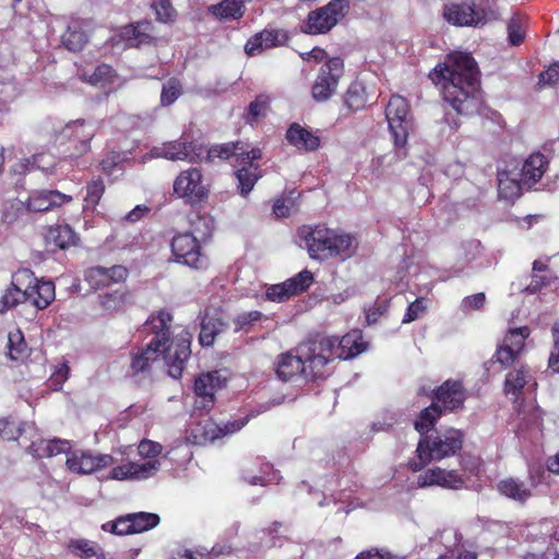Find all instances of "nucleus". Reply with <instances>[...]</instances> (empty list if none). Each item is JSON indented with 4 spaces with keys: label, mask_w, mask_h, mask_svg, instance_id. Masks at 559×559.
<instances>
[{
    "label": "nucleus",
    "mask_w": 559,
    "mask_h": 559,
    "mask_svg": "<svg viewBox=\"0 0 559 559\" xmlns=\"http://www.w3.org/2000/svg\"><path fill=\"white\" fill-rule=\"evenodd\" d=\"M463 445V433L461 430L449 428L436 431L435 435L423 436L417 444V457L409 461L408 465L413 472H418L431 461H441L444 457L455 455Z\"/></svg>",
    "instance_id": "obj_4"
},
{
    "label": "nucleus",
    "mask_w": 559,
    "mask_h": 559,
    "mask_svg": "<svg viewBox=\"0 0 559 559\" xmlns=\"http://www.w3.org/2000/svg\"><path fill=\"white\" fill-rule=\"evenodd\" d=\"M86 41L85 33L76 24L69 25L68 29L62 35V44L70 51H80L85 46Z\"/></svg>",
    "instance_id": "obj_46"
},
{
    "label": "nucleus",
    "mask_w": 559,
    "mask_h": 559,
    "mask_svg": "<svg viewBox=\"0 0 559 559\" xmlns=\"http://www.w3.org/2000/svg\"><path fill=\"white\" fill-rule=\"evenodd\" d=\"M357 246V240L352 235L333 230L331 258L340 257L342 260L350 258Z\"/></svg>",
    "instance_id": "obj_38"
},
{
    "label": "nucleus",
    "mask_w": 559,
    "mask_h": 559,
    "mask_svg": "<svg viewBox=\"0 0 559 559\" xmlns=\"http://www.w3.org/2000/svg\"><path fill=\"white\" fill-rule=\"evenodd\" d=\"M213 222L207 216L195 215L191 219V231L178 234L173 238L171 252L176 262L195 270H204L209 265L207 257L202 252L200 239L211 237Z\"/></svg>",
    "instance_id": "obj_3"
},
{
    "label": "nucleus",
    "mask_w": 559,
    "mask_h": 559,
    "mask_svg": "<svg viewBox=\"0 0 559 559\" xmlns=\"http://www.w3.org/2000/svg\"><path fill=\"white\" fill-rule=\"evenodd\" d=\"M419 487L440 486L448 489H460L464 486L463 477L456 471L440 467L427 469L418 476Z\"/></svg>",
    "instance_id": "obj_24"
},
{
    "label": "nucleus",
    "mask_w": 559,
    "mask_h": 559,
    "mask_svg": "<svg viewBox=\"0 0 559 559\" xmlns=\"http://www.w3.org/2000/svg\"><path fill=\"white\" fill-rule=\"evenodd\" d=\"M559 83V62L551 64L546 71L539 74L538 84L542 86L545 85H556Z\"/></svg>",
    "instance_id": "obj_59"
},
{
    "label": "nucleus",
    "mask_w": 559,
    "mask_h": 559,
    "mask_svg": "<svg viewBox=\"0 0 559 559\" xmlns=\"http://www.w3.org/2000/svg\"><path fill=\"white\" fill-rule=\"evenodd\" d=\"M431 78L442 84L444 100L457 114L469 116L478 111L479 70L469 53L449 55L443 64L435 68Z\"/></svg>",
    "instance_id": "obj_1"
},
{
    "label": "nucleus",
    "mask_w": 559,
    "mask_h": 559,
    "mask_svg": "<svg viewBox=\"0 0 559 559\" xmlns=\"http://www.w3.org/2000/svg\"><path fill=\"white\" fill-rule=\"evenodd\" d=\"M163 349L147 343L131 356L130 368L134 374L148 372L152 364L162 356Z\"/></svg>",
    "instance_id": "obj_34"
},
{
    "label": "nucleus",
    "mask_w": 559,
    "mask_h": 559,
    "mask_svg": "<svg viewBox=\"0 0 559 559\" xmlns=\"http://www.w3.org/2000/svg\"><path fill=\"white\" fill-rule=\"evenodd\" d=\"M123 36L129 40L131 46L139 47L150 44L154 39L153 25L147 21L129 25L124 28Z\"/></svg>",
    "instance_id": "obj_37"
},
{
    "label": "nucleus",
    "mask_w": 559,
    "mask_h": 559,
    "mask_svg": "<svg viewBox=\"0 0 559 559\" xmlns=\"http://www.w3.org/2000/svg\"><path fill=\"white\" fill-rule=\"evenodd\" d=\"M344 104L352 111H357L366 106L367 97L362 83L356 81L348 86L344 95Z\"/></svg>",
    "instance_id": "obj_41"
},
{
    "label": "nucleus",
    "mask_w": 559,
    "mask_h": 559,
    "mask_svg": "<svg viewBox=\"0 0 559 559\" xmlns=\"http://www.w3.org/2000/svg\"><path fill=\"white\" fill-rule=\"evenodd\" d=\"M201 330L199 342L202 346L213 345L215 337L227 329V323L222 318V310L215 307H207L200 314Z\"/></svg>",
    "instance_id": "obj_22"
},
{
    "label": "nucleus",
    "mask_w": 559,
    "mask_h": 559,
    "mask_svg": "<svg viewBox=\"0 0 559 559\" xmlns=\"http://www.w3.org/2000/svg\"><path fill=\"white\" fill-rule=\"evenodd\" d=\"M486 301V296L484 293H478L472 296H467L462 300L461 308L464 311L469 310H478L483 308Z\"/></svg>",
    "instance_id": "obj_64"
},
{
    "label": "nucleus",
    "mask_w": 559,
    "mask_h": 559,
    "mask_svg": "<svg viewBox=\"0 0 559 559\" xmlns=\"http://www.w3.org/2000/svg\"><path fill=\"white\" fill-rule=\"evenodd\" d=\"M433 402L444 411L453 412L462 408L467 397L461 381L447 380L437 390H433Z\"/></svg>",
    "instance_id": "obj_21"
},
{
    "label": "nucleus",
    "mask_w": 559,
    "mask_h": 559,
    "mask_svg": "<svg viewBox=\"0 0 559 559\" xmlns=\"http://www.w3.org/2000/svg\"><path fill=\"white\" fill-rule=\"evenodd\" d=\"M385 117L395 146H404L413 127L407 100L400 95H393L386 105Z\"/></svg>",
    "instance_id": "obj_9"
},
{
    "label": "nucleus",
    "mask_w": 559,
    "mask_h": 559,
    "mask_svg": "<svg viewBox=\"0 0 559 559\" xmlns=\"http://www.w3.org/2000/svg\"><path fill=\"white\" fill-rule=\"evenodd\" d=\"M235 175L238 180V190L241 197L246 198L252 191L257 181L262 177V169L259 165H246L235 160Z\"/></svg>",
    "instance_id": "obj_32"
},
{
    "label": "nucleus",
    "mask_w": 559,
    "mask_h": 559,
    "mask_svg": "<svg viewBox=\"0 0 559 559\" xmlns=\"http://www.w3.org/2000/svg\"><path fill=\"white\" fill-rule=\"evenodd\" d=\"M171 320V314L165 310L158 311L146 320L144 331L153 334L148 344L165 349V345L169 342V324Z\"/></svg>",
    "instance_id": "obj_26"
},
{
    "label": "nucleus",
    "mask_w": 559,
    "mask_h": 559,
    "mask_svg": "<svg viewBox=\"0 0 559 559\" xmlns=\"http://www.w3.org/2000/svg\"><path fill=\"white\" fill-rule=\"evenodd\" d=\"M99 123L95 120L78 119L67 123L60 130H55V142L63 144L66 140L74 143L72 156H80L91 148V141L95 136Z\"/></svg>",
    "instance_id": "obj_8"
},
{
    "label": "nucleus",
    "mask_w": 559,
    "mask_h": 559,
    "mask_svg": "<svg viewBox=\"0 0 559 559\" xmlns=\"http://www.w3.org/2000/svg\"><path fill=\"white\" fill-rule=\"evenodd\" d=\"M32 280L33 272L28 269L19 270L13 275L11 286L5 289L0 298V313H4L20 302L27 300V292H25V287L23 288V286L26 282H31Z\"/></svg>",
    "instance_id": "obj_23"
},
{
    "label": "nucleus",
    "mask_w": 559,
    "mask_h": 559,
    "mask_svg": "<svg viewBox=\"0 0 559 559\" xmlns=\"http://www.w3.org/2000/svg\"><path fill=\"white\" fill-rule=\"evenodd\" d=\"M241 142H228L219 145L212 146L207 151V159L213 160L214 158L227 159L231 156H235V160L237 159V154L241 152Z\"/></svg>",
    "instance_id": "obj_50"
},
{
    "label": "nucleus",
    "mask_w": 559,
    "mask_h": 559,
    "mask_svg": "<svg viewBox=\"0 0 559 559\" xmlns=\"http://www.w3.org/2000/svg\"><path fill=\"white\" fill-rule=\"evenodd\" d=\"M129 275L126 266L116 264L110 267L91 266L84 273V278L94 289H100L114 283L124 282Z\"/></svg>",
    "instance_id": "obj_20"
},
{
    "label": "nucleus",
    "mask_w": 559,
    "mask_h": 559,
    "mask_svg": "<svg viewBox=\"0 0 559 559\" xmlns=\"http://www.w3.org/2000/svg\"><path fill=\"white\" fill-rule=\"evenodd\" d=\"M245 11V5L237 0H223L207 7V12L219 21L240 20Z\"/></svg>",
    "instance_id": "obj_36"
},
{
    "label": "nucleus",
    "mask_w": 559,
    "mask_h": 559,
    "mask_svg": "<svg viewBox=\"0 0 559 559\" xmlns=\"http://www.w3.org/2000/svg\"><path fill=\"white\" fill-rule=\"evenodd\" d=\"M226 379L218 370L199 374L193 384L195 401L193 413L200 415L209 413L215 404V392L223 388Z\"/></svg>",
    "instance_id": "obj_11"
},
{
    "label": "nucleus",
    "mask_w": 559,
    "mask_h": 559,
    "mask_svg": "<svg viewBox=\"0 0 559 559\" xmlns=\"http://www.w3.org/2000/svg\"><path fill=\"white\" fill-rule=\"evenodd\" d=\"M70 201H72L71 195L61 193L58 190L36 191L29 195L26 203L20 200L11 201L3 212V221L11 224L24 210L29 212H47Z\"/></svg>",
    "instance_id": "obj_7"
},
{
    "label": "nucleus",
    "mask_w": 559,
    "mask_h": 559,
    "mask_svg": "<svg viewBox=\"0 0 559 559\" xmlns=\"http://www.w3.org/2000/svg\"><path fill=\"white\" fill-rule=\"evenodd\" d=\"M127 158L118 152H109L100 162V168L107 176L118 178L124 171Z\"/></svg>",
    "instance_id": "obj_45"
},
{
    "label": "nucleus",
    "mask_w": 559,
    "mask_h": 559,
    "mask_svg": "<svg viewBox=\"0 0 559 559\" xmlns=\"http://www.w3.org/2000/svg\"><path fill=\"white\" fill-rule=\"evenodd\" d=\"M288 39L285 32L280 29H263L252 36L245 45V51L249 56H255L264 49L284 45Z\"/></svg>",
    "instance_id": "obj_27"
},
{
    "label": "nucleus",
    "mask_w": 559,
    "mask_h": 559,
    "mask_svg": "<svg viewBox=\"0 0 559 559\" xmlns=\"http://www.w3.org/2000/svg\"><path fill=\"white\" fill-rule=\"evenodd\" d=\"M131 302V294L126 287L98 295L99 307L107 313L126 311Z\"/></svg>",
    "instance_id": "obj_31"
},
{
    "label": "nucleus",
    "mask_w": 559,
    "mask_h": 559,
    "mask_svg": "<svg viewBox=\"0 0 559 559\" xmlns=\"http://www.w3.org/2000/svg\"><path fill=\"white\" fill-rule=\"evenodd\" d=\"M344 62L341 58L329 59L319 71L311 94L316 102H326L335 92L343 75Z\"/></svg>",
    "instance_id": "obj_12"
},
{
    "label": "nucleus",
    "mask_w": 559,
    "mask_h": 559,
    "mask_svg": "<svg viewBox=\"0 0 559 559\" xmlns=\"http://www.w3.org/2000/svg\"><path fill=\"white\" fill-rule=\"evenodd\" d=\"M182 94V85L176 78L167 80L162 87L160 105L164 107L173 105Z\"/></svg>",
    "instance_id": "obj_48"
},
{
    "label": "nucleus",
    "mask_w": 559,
    "mask_h": 559,
    "mask_svg": "<svg viewBox=\"0 0 559 559\" xmlns=\"http://www.w3.org/2000/svg\"><path fill=\"white\" fill-rule=\"evenodd\" d=\"M68 547L72 554L82 559H104L99 547L90 540L72 539Z\"/></svg>",
    "instance_id": "obj_43"
},
{
    "label": "nucleus",
    "mask_w": 559,
    "mask_h": 559,
    "mask_svg": "<svg viewBox=\"0 0 559 559\" xmlns=\"http://www.w3.org/2000/svg\"><path fill=\"white\" fill-rule=\"evenodd\" d=\"M312 282V273L308 270H304L283 283L269 286L265 292V297L270 301L283 302L292 296L305 292Z\"/></svg>",
    "instance_id": "obj_18"
},
{
    "label": "nucleus",
    "mask_w": 559,
    "mask_h": 559,
    "mask_svg": "<svg viewBox=\"0 0 559 559\" xmlns=\"http://www.w3.org/2000/svg\"><path fill=\"white\" fill-rule=\"evenodd\" d=\"M531 380L532 376L530 374L528 370L525 369L524 367L510 371L507 374L504 382L506 394H512L516 400L521 394L522 390L526 385H530Z\"/></svg>",
    "instance_id": "obj_39"
},
{
    "label": "nucleus",
    "mask_w": 559,
    "mask_h": 559,
    "mask_svg": "<svg viewBox=\"0 0 559 559\" xmlns=\"http://www.w3.org/2000/svg\"><path fill=\"white\" fill-rule=\"evenodd\" d=\"M347 0H331L326 5L321 7L308 14L304 32L308 34H323L334 27L337 22L348 12Z\"/></svg>",
    "instance_id": "obj_10"
},
{
    "label": "nucleus",
    "mask_w": 559,
    "mask_h": 559,
    "mask_svg": "<svg viewBox=\"0 0 559 559\" xmlns=\"http://www.w3.org/2000/svg\"><path fill=\"white\" fill-rule=\"evenodd\" d=\"M105 192V183L100 177L93 178L86 185V206L95 207Z\"/></svg>",
    "instance_id": "obj_52"
},
{
    "label": "nucleus",
    "mask_w": 559,
    "mask_h": 559,
    "mask_svg": "<svg viewBox=\"0 0 559 559\" xmlns=\"http://www.w3.org/2000/svg\"><path fill=\"white\" fill-rule=\"evenodd\" d=\"M163 447L152 440H142L138 447L141 456L151 459L147 462H127L116 466L110 472V478L116 480H142L154 476L160 466L155 457L162 453Z\"/></svg>",
    "instance_id": "obj_6"
},
{
    "label": "nucleus",
    "mask_w": 559,
    "mask_h": 559,
    "mask_svg": "<svg viewBox=\"0 0 559 559\" xmlns=\"http://www.w3.org/2000/svg\"><path fill=\"white\" fill-rule=\"evenodd\" d=\"M152 8L154 9L157 20L164 23L173 21L176 14L169 0H153Z\"/></svg>",
    "instance_id": "obj_56"
},
{
    "label": "nucleus",
    "mask_w": 559,
    "mask_h": 559,
    "mask_svg": "<svg viewBox=\"0 0 559 559\" xmlns=\"http://www.w3.org/2000/svg\"><path fill=\"white\" fill-rule=\"evenodd\" d=\"M508 39L512 46H519L525 38V21L521 15H513L508 23Z\"/></svg>",
    "instance_id": "obj_51"
},
{
    "label": "nucleus",
    "mask_w": 559,
    "mask_h": 559,
    "mask_svg": "<svg viewBox=\"0 0 559 559\" xmlns=\"http://www.w3.org/2000/svg\"><path fill=\"white\" fill-rule=\"evenodd\" d=\"M247 423H248V419H247V417H245V418L228 421V423L224 424L223 426L210 424L205 427L204 435H205L206 439H209L211 441H215L216 439H218L221 437H224L227 435H233V433L239 431L242 427L246 426Z\"/></svg>",
    "instance_id": "obj_40"
},
{
    "label": "nucleus",
    "mask_w": 559,
    "mask_h": 559,
    "mask_svg": "<svg viewBox=\"0 0 559 559\" xmlns=\"http://www.w3.org/2000/svg\"><path fill=\"white\" fill-rule=\"evenodd\" d=\"M165 364L168 366V373L174 379H179L188 361L190 349V335L181 334L175 341L168 342L162 352Z\"/></svg>",
    "instance_id": "obj_17"
},
{
    "label": "nucleus",
    "mask_w": 559,
    "mask_h": 559,
    "mask_svg": "<svg viewBox=\"0 0 559 559\" xmlns=\"http://www.w3.org/2000/svg\"><path fill=\"white\" fill-rule=\"evenodd\" d=\"M25 284L27 300L37 309H46L55 300V285L51 281H39L33 275V280Z\"/></svg>",
    "instance_id": "obj_28"
},
{
    "label": "nucleus",
    "mask_w": 559,
    "mask_h": 559,
    "mask_svg": "<svg viewBox=\"0 0 559 559\" xmlns=\"http://www.w3.org/2000/svg\"><path fill=\"white\" fill-rule=\"evenodd\" d=\"M46 241L48 245H53L59 249H67L75 246L79 241V237L71 226L56 225L49 228L46 235Z\"/></svg>",
    "instance_id": "obj_35"
},
{
    "label": "nucleus",
    "mask_w": 559,
    "mask_h": 559,
    "mask_svg": "<svg viewBox=\"0 0 559 559\" xmlns=\"http://www.w3.org/2000/svg\"><path fill=\"white\" fill-rule=\"evenodd\" d=\"M195 145L192 142L177 140L164 143L162 147H155V156L170 160H192Z\"/></svg>",
    "instance_id": "obj_33"
},
{
    "label": "nucleus",
    "mask_w": 559,
    "mask_h": 559,
    "mask_svg": "<svg viewBox=\"0 0 559 559\" xmlns=\"http://www.w3.org/2000/svg\"><path fill=\"white\" fill-rule=\"evenodd\" d=\"M299 237L305 241L310 258L319 260L331 258L333 229L324 226L314 228L304 226L299 229Z\"/></svg>",
    "instance_id": "obj_14"
},
{
    "label": "nucleus",
    "mask_w": 559,
    "mask_h": 559,
    "mask_svg": "<svg viewBox=\"0 0 559 559\" xmlns=\"http://www.w3.org/2000/svg\"><path fill=\"white\" fill-rule=\"evenodd\" d=\"M8 349L9 357L14 361H22L28 355V347L25 343L24 336L20 330H15L8 335Z\"/></svg>",
    "instance_id": "obj_42"
},
{
    "label": "nucleus",
    "mask_w": 559,
    "mask_h": 559,
    "mask_svg": "<svg viewBox=\"0 0 559 559\" xmlns=\"http://www.w3.org/2000/svg\"><path fill=\"white\" fill-rule=\"evenodd\" d=\"M551 333L554 338V348L549 357V367L554 371L559 372V323L554 324Z\"/></svg>",
    "instance_id": "obj_58"
},
{
    "label": "nucleus",
    "mask_w": 559,
    "mask_h": 559,
    "mask_svg": "<svg viewBox=\"0 0 559 559\" xmlns=\"http://www.w3.org/2000/svg\"><path fill=\"white\" fill-rule=\"evenodd\" d=\"M17 86L13 81L9 80L0 83V102L5 107L17 97Z\"/></svg>",
    "instance_id": "obj_57"
},
{
    "label": "nucleus",
    "mask_w": 559,
    "mask_h": 559,
    "mask_svg": "<svg viewBox=\"0 0 559 559\" xmlns=\"http://www.w3.org/2000/svg\"><path fill=\"white\" fill-rule=\"evenodd\" d=\"M44 445L46 447V452L43 454H46V456L50 457L60 453H67L69 452V442L66 440L60 439H53V440H46L44 442Z\"/></svg>",
    "instance_id": "obj_60"
},
{
    "label": "nucleus",
    "mask_w": 559,
    "mask_h": 559,
    "mask_svg": "<svg viewBox=\"0 0 559 559\" xmlns=\"http://www.w3.org/2000/svg\"><path fill=\"white\" fill-rule=\"evenodd\" d=\"M270 107V100L267 96L259 95L248 106L247 120L252 123L258 121L260 118L265 117Z\"/></svg>",
    "instance_id": "obj_54"
},
{
    "label": "nucleus",
    "mask_w": 559,
    "mask_h": 559,
    "mask_svg": "<svg viewBox=\"0 0 559 559\" xmlns=\"http://www.w3.org/2000/svg\"><path fill=\"white\" fill-rule=\"evenodd\" d=\"M262 317H263V314L258 310L239 313L234 319L235 331L236 332H239V331L249 332L251 325L253 323L260 321L262 319Z\"/></svg>",
    "instance_id": "obj_55"
},
{
    "label": "nucleus",
    "mask_w": 559,
    "mask_h": 559,
    "mask_svg": "<svg viewBox=\"0 0 559 559\" xmlns=\"http://www.w3.org/2000/svg\"><path fill=\"white\" fill-rule=\"evenodd\" d=\"M43 157V154H34L29 158H23L17 160L11 168L12 173L19 176H24L33 169L47 170L48 166L41 165L39 163V159H41Z\"/></svg>",
    "instance_id": "obj_53"
},
{
    "label": "nucleus",
    "mask_w": 559,
    "mask_h": 559,
    "mask_svg": "<svg viewBox=\"0 0 559 559\" xmlns=\"http://www.w3.org/2000/svg\"><path fill=\"white\" fill-rule=\"evenodd\" d=\"M286 140L290 145L305 152L317 151L321 145L319 135L296 122L289 126Z\"/></svg>",
    "instance_id": "obj_30"
},
{
    "label": "nucleus",
    "mask_w": 559,
    "mask_h": 559,
    "mask_svg": "<svg viewBox=\"0 0 559 559\" xmlns=\"http://www.w3.org/2000/svg\"><path fill=\"white\" fill-rule=\"evenodd\" d=\"M0 436L5 440H16L21 436L20 427L8 419L0 420Z\"/></svg>",
    "instance_id": "obj_61"
},
{
    "label": "nucleus",
    "mask_w": 559,
    "mask_h": 559,
    "mask_svg": "<svg viewBox=\"0 0 559 559\" xmlns=\"http://www.w3.org/2000/svg\"><path fill=\"white\" fill-rule=\"evenodd\" d=\"M356 559H406V557L372 548L366 551H361L357 555Z\"/></svg>",
    "instance_id": "obj_62"
},
{
    "label": "nucleus",
    "mask_w": 559,
    "mask_h": 559,
    "mask_svg": "<svg viewBox=\"0 0 559 559\" xmlns=\"http://www.w3.org/2000/svg\"><path fill=\"white\" fill-rule=\"evenodd\" d=\"M112 464L114 457L110 454H102L83 449L67 452V468L74 474L87 475L96 473Z\"/></svg>",
    "instance_id": "obj_13"
},
{
    "label": "nucleus",
    "mask_w": 559,
    "mask_h": 559,
    "mask_svg": "<svg viewBox=\"0 0 559 559\" xmlns=\"http://www.w3.org/2000/svg\"><path fill=\"white\" fill-rule=\"evenodd\" d=\"M442 409L437 403H432L430 406L426 407L420 412L417 420L414 426L415 429L423 436L433 427L437 419L441 416Z\"/></svg>",
    "instance_id": "obj_44"
},
{
    "label": "nucleus",
    "mask_w": 559,
    "mask_h": 559,
    "mask_svg": "<svg viewBox=\"0 0 559 559\" xmlns=\"http://www.w3.org/2000/svg\"><path fill=\"white\" fill-rule=\"evenodd\" d=\"M84 80L90 82L93 85H105L107 83H112L116 76L115 70L105 63L98 64L92 74L87 76V73L83 74Z\"/></svg>",
    "instance_id": "obj_49"
},
{
    "label": "nucleus",
    "mask_w": 559,
    "mask_h": 559,
    "mask_svg": "<svg viewBox=\"0 0 559 559\" xmlns=\"http://www.w3.org/2000/svg\"><path fill=\"white\" fill-rule=\"evenodd\" d=\"M527 476V481L513 476L502 478L496 485L497 491L502 497L524 506L535 496L538 487L550 486L549 475L540 464L530 465Z\"/></svg>",
    "instance_id": "obj_5"
},
{
    "label": "nucleus",
    "mask_w": 559,
    "mask_h": 559,
    "mask_svg": "<svg viewBox=\"0 0 559 559\" xmlns=\"http://www.w3.org/2000/svg\"><path fill=\"white\" fill-rule=\"evenodd\" d=\"M111 533H114L116 535L134 534L132 522H131V519L129 518V514L117 519L111 524Z\"/></svg>",
    "instance_id": "obj_63"
},
{
    "label": "nucleus",
    "mask_w": 559,
    "mask_h": 559,
    "mask_svg": "<svg viewBox=\"0 0 559 559\" xmlns=\"http://www.w3.org/2000/svg\"><path fill=\"white\" fill-rule=\"evenodd\" d=\"M174 191L180 198L202 201L207 198L209 190L202 182V174L198 168L181 171L174 182Z\"/></svg>",
    "instance_id": "obj_19"
},
{
    "label": "nucleus",
    "mask_w": 559,
    "mask_h": 559,
    "mask_svg": "<svg viewBox=\"0 0 559 559\" xmlns=\"http://www.w3.org/2000/svg\"><path fill=\"white\" fill-rule=\"evenodd\" d=\"M360 335L358 332L354 331L344 335L342 338L337 336H318L314 338L316 343H324L326 340L329 342V352L330 354L326 358V365L335 358L340 359H348L353 358L365 350L364 343L359 342Z\"/></svg>",
    "instance_id": "obj_16"
},
{
    "label": "nucleus",
    "mask_w": 559,
    "mask_h": 559,
    "mask_svg": "<svg viewBox=\"0 0 559 559\" xmlns=\"http://www.w3.org/2000/svg\"><path fill=\"white\" fill-rule=\"evenodd\" d=\"M129 518L131 519L134 534L148 531L159 523V516L150 512L130 513Z\"/></svg>",
    "instance_id": "obj_47"
},
{
    "label": "nucleus",
    "mask_w": 559,
    "mask_h": 559,
    "mask_svg": "<svg viewBox=\"0 0 559 559\" xmlns=\"http://www.w3.org/2000/svg\"><path fill=\"white\" fill-rule=\"evenodd\" d=\"M329 342L316 343L314 338L301 344L298 347V354H282L277 358L276 374L283 381H288L297 374H302L305 379L323 378L328 374L326 357L329 352Z\"/></svg>",
    "instance_id": "obj_2"
},
{
    "label": "nucleus",
    "mask_w": 559,
    "mask_h": 559,
    "mask_svg": "<svg viewBox=\"0 0 559 559\" xmlns=\"http://www.w3.org/2000/svg\"><path fill=\"white\" fill-rule=\"evenodd\" d=\"M443 16L449 23L457 26L477 25L485 21L483 10H477L474 5L466 3L445 5Z\"/></svg>",
    "instance_id": "obj_25"
},
{
    "label": "nucleus",
    "mask_w": 559,
    "mask_h": 559,
    "mask_svg": "<svg viewBox=\"0 0 559 559\" xmlns=\"http://www.w3.org/2000/svg\"><path fill=\"white\" fill-rule=\"evenodd\" d=\"M548 167L547 158L540 154H532L523 164L521 178L515 186L516 190L532 188L543 177Z\"/></svg>",
    "instance_id": "obj_29"
},
{
    "label": "nucleus",
    "mask_w": 559,
    "mask_h": 559,
    "mask_svg": "<svg viewBox=\"0 0 559 559\" xmlns=\"http://www.w3.org/2000/svg\"><path fill=\"white\" fill-rule=\"evenodd\" d=\"M530 334L531 330L528 326L510 328L496 350L495 357L497 361L504 367L516 361Z\"/></svg>",
    "instance_id": "obj_15"
}]
</instances>
